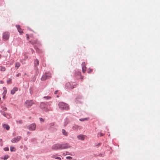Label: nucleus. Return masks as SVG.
<instances>
[{
    "mask_svg": "<svg viewBox=\"0 0 160 160\" xmlns=\"http://www.w3.org/2000/svg\"><path fill=\"white\" fill-rule=\"evenodd\" d=\"M52 102H42L40 104V108L44 112H47L49 110V107Z\"/></svg>",
    "mask_w": 160,
    "mask_h": 160,
    "instance_id": "obj_1",
    "label": "nucleus"
},
{
    "mask_svg": "<svg viewBox=\"0 0 160 160\" xmlns=\"http://www.w3.org/2000/svg\"><path fill=\"white\" fill-rule=\"evenodd\" d=\"M70 147V146H68V144L67 143L62 144L57 143L53 145L52 146V149L57 150L58 149L62 150L67 149Z\"/></svg>",
    "mask_w": 160,
    "mask_h": 160,
    "instance_id": "obj_2",
    "label": "nucleus"
},
{
    "mask_svg": "<svg viewBox=\"0 0 160 160\" xmlns=\"http://www.w3.org/2000/svg\"><path fill=\"white\" fill-rule=\"evenodd\" d=\"M59 108L61 110H68L69 109L68 104L63 102H60L58 103Z\"/></svg>",
    "mask_w": 160,
    "mask_h": 160,
    "instance_id": "obj_3",
    "label": "nucleus"
},
{
    "mask_svg": "<svg viewBox=\"0 0 160 160\" xmlns=\"http://www.w3.org/2000/svg\"><path fill=\"white\" fill-rule=\"evenodd\" d=\"M49 125V127L48 128V130L50 131L53 132L56 131V126L55 125L54 122L50 123Z\"/></svg>",
    "mask_w": 160,
    "mask_h": 160,
    "instance_id": "obj_4",
    "label": "nucleus"
},
{
    "mask_svg": "<svg viewBox=\"0 0 160 160\" xmlns=\"http://www.w3.org/2000/svg\"><path fill=\"white\" fill-rule=\"evenodd\" d=\"M76 85V83L74 82H68L66 84L65 87L66 88L72 89L74 88V86Z\"/></svg>",
    "mask_w": 160,
    "mask_h": 160,
    "instance_id": "obj_5",
    "label": "nucleus"
},
{
    "mask_svg": "<svg viewBox=\"0 0 160 160\" xmlns=\"http://www.w3.org/2000/svg\"><path fill=\"white\" fill-rule=\"evenodd\" d=\"M51 77V74L49 72H45L43 74L41 78L42 81H45L46 79H48Z\"/></svg>",
    "mask_w": 160,
    "mask_h": 160,
    "instance_id": "obj_6",
    "label": "nucleus"
},
{
    "mask_svg": "<svg viewBox=\"0 0 160 160\" xmlns=\"http://www.w3.org/2000/svg\"><path fill=\"white\" fill-rule=\"evenodd\" d=\"M25 103L28 108H29L31 107L32 105L34 104V102L32 100H27L25 102Z\"/></svg>",
    "mask_w": 160,
    "mask_h": 160,
    "instance_id": "obj_7",
    "label": "nucleus"
},
{
    "mask_svg": "<svg viewBox=\"0 0 160 160\" xmlns=\"http://www.w3.org/2000/svg\"><path fill=\"white\" fill-rule=\"evenodd\" d=\"M36 126V124L33 123L29 125L27 128H28L30 131H34L35 130Z\"/></svg>",
    "mask_w": 160,
    "mask_h": 160,
    "instance_id": "obj_8",
    "label": "nucleus"
},
{
    "mask_svg": "<svg viewBox=\"0 0 160 160\" xmlns=\"http://www.w3.org/2000/svg\"><path fill=\"white\" fill-rule=\"evenodd\" d=\"M9 37V34L8 32H6L3 33L2 38L5 41L8 39Z\"/></svg>",
    "mask_w": 160,
    "mask_h": 160,
    "instance_id": "obj_9",
    "label": "nucleus"
},
{
    "mask_svg": "<svg viewBox=\"0 0 160 160\" xmlns=\"http://www.w3.org/2000/svg\"><path fill=\"white\" fill-rule=\"evenodd\" d=\"M20 136H18L12 139L11 142L12 143H16L18 142L21 139Z\"/></svg>",
    "mask_w": 160,
    "mask_h": 160,
    "instance_id": "obj_10",
    "label": "nucleus"
},
{
    "mask_svg": "<svg viewBox=\"0 0 160 160\" xmlns=\"http://www.w3.org/2000/svg\"><path fill=\"white\" fill-rule=\"evenodd\" d=\"M74 75L77 79L79 78L80 77H82L81 72L80 71L75 70L74 71Z\"/></svg>",
    "mask_w": 160,
    "mask_h": 160,
    "instance_id": "obj_11",
    "label": "nucleus"
},
{
    "mask_svg": "<svg viewBox=\"0 0 160 160\" xmlns=\"http://www.w3.org/2000/svg\"><path fill=\"white\" fill-rule=\"evenodd\" d=\"M16 27L17 28L18 31L20 33V34L23 32V31L20 28V25H16Z\"/></svg>",
    "mask_w": 160,
    "mask_h": 160,
    "instance_id": "obj_12",
    "label": "nucleus"
},
{
    "mask_svg": "<svg viewBox=\"0 0 160 160\" xmlns=\"http://www.w3.org/2000/svg\"><path fill=\"white\" fill-rule=\"evenodd\" d=\"M18 88L16 87H14L13 89L11 91V93L12 95H13L15 92L18 90Z\"/></svg>",
    "mask_w": 160,
    "mask_h": 160,
    "instance_id": "obj_13",
    "label": "nucleus"
},
{
    "mask_svg": "<svg viewBox=\"0 0 160 160\" xmlns=\"http://www.w3.org/2000/svg\"><path fill=\"white\" fill-rule=\"evenodd\" d=\"M3 128L6 129L7 130H8L10 129L9 126L7 124H4L3 125Z\"/></svg>",
    "mask_w": 160,
    "mask_h": 160,
    "instance_id": "obj_14",
    "label": "nucleus"
},
{
    "mask_svg": "<svg viewBox=\"0 0 160 160\" xmlns=\"http://www.w3.org/2000/svg\"><path fill=\"white\" fill-rule=\"evenodd\" d=\"M39 61L37 59L34 60V67H37V66L39 65Z\"/></svg>",
    "mask_w": 160,
    "mask_h": 160,
    "instance_id": "obj_15",
    "label": "nucleus"
},
{
    "mask_svg": "<svg viewBox=\"0 0 160 160\" xmlns=\"http://www.w3.org/2000/svg\"><path fill=\"white\" fill-rule=\"evenodd\" d=\"M9 157V156L8 155H5L3 157H1L0 159H3L4 160H6Z\"/></svg>",
    "mask_w": 160,
    "mask_h": 160,
    "instance_id": "obj_16",
    "label": "nucleus"
},
{
    "mask_svg": "<svg viewBox=\"0 0 160 160\" xmlns=\"http://www.w3.org/2000/svg\"><path fill=\"white\" fill-rule=\"evenodd\" d=\"M62 132L63 134L64 135L66 136H68V133L66 132V130L65 129H62Z\"/></svg>",
    "mask_w": 160,
    "mask_h": 160,
    "instance_id": "obj_17",
    "label": "nucleus"
},
{
    "mask_svg": "<svg viewBox=\"0 0 160 160\" xmlns=\"http://www.w3.org/2000/svg\"><path fill=\"white\" fill-rule=\"evenodd\" d=\"M77 138L79 140H84V138L83 135H79L77 136Z\"/></svg>",
    "mask_w": 160,
    "mask_h": 160,
    "instance_id": "obj_18",
    "label": "nucleus"
},
{
    "mask_svg": "<svg viewBox=\"0 0 160 160\" xmlns=\"http://www.w3.org/2000/svg\"><path fill=\"white\" fill-rule=\"evenodd\" d=\"M82 69H86V64L85 62H83L81 64Z\"/></svg>",
    "mask_w": 160,
    "mask_h": 160,
    "instance_id": "obj_19",
    "label": "nucleus"
},
{
    "mask_svg": "<svg viewBox=\"0 0 160 160\" xmlns=\"http://www.w3.org/2000/svg\"><path fill=\"white\" fill-rule=\"evenodd\" d=\"M34 69L35 70V75H38L39 73L38 69L37 67H35Z\"/></svg>",
    "mask_w": 160,
    "mask_h": 160,
    "instance_id": "obj_20",
    "label": "nucleus"
},
{
    "mask_svg": "<svg viewBox=\"0 0 160 160\" xmlns=\"http://www.w3.org/2000/svg\"><path fill=\"white\" fill-rule=\"evenodd\" d=\"M43 98L46 100H49L51 99V97L50 96H47L44 97Z\"/></svg>",
    "mask_w": 160,
    "mask_h": 160,
    "instance_id": "obj_21",
    "label": "nucleus"
},
{
    "mask_svg": "<svg viewBox=\"0 0 160 160\" xmlns=\"http://www.w3.org/2000/svg\"><path fill=\"white\" fill-rule=\"evenodd\" d=\"M68 118H66L64 119V126H66L68 124Z\"/></svg>",
    "mask_w": 160,
    "mask_h": 160,
    "instance_id": "obj_22",
    "label": "nucleus"
},
{
    "mask_svg": "<svg viewBox=\"0 0 160 160\" xmlns=\"http://www.w3.org/2000/svg\"><path fill=\"white\" fill-rule=\"evenodd\" d=\"M20 66V63L18 62H17L15 63V67L17 68L18 69Z\"/></svg>",
    "mask_w": 160,
    "mask_h": 160,
    "instance_id": "obj_23",
    "label": "nucleus"
},
{
    "mask_svg": "<svg viewBox=\"0 0 160 160\" xmlns=\"http://www.w3.org/2000/svg\"><path fill=\"white\" fill-rule=\"evenodd\" d=\"M78 128V126L77 125H75L72 127L73 130H75L77 129Z\"/></svg>",
    "mask_w": 160,
    "mask_h": 160,
    "instance_id": "obj_24",
    "label": "nucleus"
},
{
    "mask_svg": "<svg viewBox=\"0 0 160 160\" xmlns=\"http://www.w3.org/2000/svg\"><path fill=\"white\" fill-rule=\"evenodd\" d=\"M5 68L4 67H2L0 66V70L2 71H4L5 70Z\"/></svg>",
    "mask_w": 160,
    "mask_h": 160,
    "instance_id": "obj_25",
    "label": "nucleus"
},
{
    "mask_svg": "<svg viewBox=\"0 0 160 160\" xmlns=\"http://www.w3.org/2000/svg\"><path fill=\"white\" fill-rule=\"evenodd\" d=\"M52 158H54L55 159H58L59 160H61V158L59 157H55V155H53L52 156Z\"/></svg>",
    "mask_w": 160,
    "mask_h": 160,
    "instance_id": "obj_26",
    "label": "nucleus"
},
{
    "mask_svg": "<svg viewBox=\"0 0 160 160\" xmlns=\"http://www.w3.org/2000/svg\"><path fill=\"white\" fill-rule=\"evenodd\" d=\"M81 98H82V97H81V96H78V97H77V98H76V101H75V102H76L77 103H78V99H80Z\"/></svg>",
    "mask_w": 160,
    "mask_h": 160,
    "instance_id": "obj_27",
    "label": "nucleus"
},
{
    "mask_svg": "<svg viewBox=\"0 0 160 160\" xmlns=\"http://www.w3.org/2000/svg\"><path fill=\"white\" fill-rule=\"evenodd\" d=\"M39 119L40 121L41 122H44L45 120L44 119H43L42 118H39Z\"/></svg>",
    "mask_w": 160,
    "mask_h": 160,
    "instance_id": "obj_28",
    "label": "nucleus"
},
{
    "mask_svg": "<svg viewBox=\"0 0 160 160\" xmlns=\"http://www.w3.org/2000/svg\"><path fill=\"white\" fill-rule=\"evenodd\" d=\"M68 153V152H66V153L65 154V153H64L63 154L65 155H71V156H73V155L71 153Z\"/></svg>",
    "mask_w": 160,
    "mask_h": 160,
    "instance_id": "obj_29",
    "label": "nucleus"
},
{
    "mask_svg": "<svg viewBox=\"0 0 160 160\" xmlns=\"http://www.w3.org/2000/svg\"><path fill=\"white\" fill-rule=\"evenodd\" d=\"M4 151H9V148L8 147H6L3 148Z\"/></svg>",
    "mask_w": 160,
    "mask_h": 160,
    "instance_id": "obj_30",
    "label": "nucleus"
},
{
    "mask_svg": "<svg viewBox=\"0 0 160 160\" xmlns=\"http://www.w3.org/2000/svg\"><path fill=\"white\" fill-rule=\"evenodd\" d=\"M87 118H82L80 119L79 120L80 121H84L85 120H87Z\"/></svg>",
    "mask_w": 160,
    "mask_h": 160,
    "instance_id": "obj_31",
    "label": "nucleus"
},
{
    "mask_svg": "<svg viewBox=\"0 0 160 160\" xmlns=\"http://www.w3.org/2000/svg\"><path fill=\"white\" fill-rule=\"evenodd\" d=\"M14 149V148L13 147H12V146L10 147V151L11 152L15 151V150H14L13 149Z\"/></svg>",
    "mask_w": 160,
    "mask_h": 160,
    "instance_id": "obj_32",
    "label": "nucleus"
},
{
    "mask_svg": "<svg viewBox=\"0 0 160 160\" xmlns=\"http://www.w3.org/2000/svg\"><path fill=\"white\" fill-rule=\"evenodd\" d=\"M1 108H2V109L4 111H5L7 110V108L6 107H2Z\"/></svg>",
    "mask_w": 160,
    "mask_h": 160,
    "instance_id": "obj_33",
    "label": "nucleus"
},
{
    "mask_svg": "<svg viewBox=\"0 0 160 160\" xmlns=\"http://www.w3.org/2000/svg\"><path fill=\"white\" fill-rule=\"evenodd\" d=\"M34 48L37 52H38L39 49L36 46H34Z\"/></svg>",
    "mask_w": 160,
    "mask_h": 160,
    "instance_id": "obj_34",
    "label": "nucleus"
},
{
    "mask_svg": "<svg viewBox=\"0 0 160 160\" xmlns=\"http://www.w3.org/2000/svg\"><path fill=\"white\" fill-rule=\"evenodd\" d=\"M16 122L17 123H19V124H22V121L21 120H20L19 121H16Z\"/></svg>",
    "mask_w": 160,
    "mask_h": 160,
    "instance_id": "obj_35",
    "label": "nucleus"
},
{
    "mask_svg": "<svg viewBox=\"0 0 160 160\" xmlns=\"http://www.w3.org/2000/svg\"><path fill=\"white\" fill-rule=\"evenodd\" d=\"M92 70L90 68H89L88 70V73H90L92 72Z\"/></svg>",
    "mask_w": 160,
    "mask_h": 160,
    "instance_id": "obj_36",
    "label": "nucleus"
},
{
    "mask_svg": "<svg viewBox=\"0 0 160 160\" xmlns=\"http://www.w3.org/2000/svg\"><path fill=\"white\" fill-rule=\"evenodd\" d=\"M36 138H33L31 139V141L32 142H34L36 141Z\"/></svg>",
    "mask_w": 160,
    "mask_h": 160,
    "instance_id": "obj_37",
    "label": "nucleus"
},
{
    "mask_svg": "<svg viewBox=\"0 0 160 160\" xmlns=\"http://www.w3.org/2000/svg\"><path fill=\"white\" fill-rule=\"evenodd\" d=\"M11 81V79L9 78V79L7 81V82L8 84H9L10 83Z\"/></svg>",
    "mask_w": 160,
    "mask_h": 160,
    "instance_id": "obj_38",
    "label": "nucleus"
},
{
    "mask_svg": "<svg viewBox=\"0 0 160 160\" xmlns=\"http://www.w3.org/2000/svg\"><path fill=\"white\" fill-rule=\"evenodd\" d=\"M2 115L5 117H7V115H8V113H7L4 112Z\"/></svg>",
    "mask_w": 160,
    "mask_h": 160,
    "instance_id": "obj_39",
    "label": "nucleus"
},
{
    "mask_svg": "<svg viewBox=\"0 0 160 160\" xmlns=\"http://www.w3.org/2000/svg\"><path fill=\"white\" fill-rule=\"evenodd\" d=\"M66 158L67 159L71 160L72 159V157L71 156H67L66 157Z\"/></svg>",
    "mask_w": 160,
    "mask_h": 160,
    "instance_id": "obj_40",
    "label": "nucleus"
},
{
    "mask_svg": "<svg viewBox=\"0 0 160 160\" xmlns=\"http://www.w3.org/2000/svg\"><path fill=\"white\" fill-rule=\"evenodd\" d=\"M101 144V143H99L98 144H95L94 145L96 146H99V145H100Z\"/></svg>",
    "mask_w": 160,
    "mask_h": 160,
    "instance_id": "obj_41",
    "label": "nucleus"
},
{
    "mask_svg": "<svg viewBox=\"0 0 160 160\" xmlns=\"http://www.w3.org/2000/svg\"><path fill=\"white\" fill-rule=\"evenodd\" d=\"M26 36H27V38L28 40L29 38V34H26Z\"/></svg>",
    "mask_w": 160,
    "mask_h": 160,
    "instance_id": "obj_42",
    "label": "nucleus"
},
{
    "mask_svg": "<svg viewBox=\"0 0 160 160\" xmlns=\"http://www.w3.org/2000/svg\"><path fill=\"white\" fill-rule=\"evenodd\" d=\"M82 72L83 73H85L86 71V69H82Z\"/></svg>",
    "mask_w": 160,
    "mask_h": 160,
    "instance_id": "obj_43",
    "label": "nucleus"
},
{
    "mask_svg": "<svg viewBox=\"0 0 160 160\" xmlns=\"http://www.w3.org/2000/svg\"><path fill=\"white\" fill-rule=\"evenodd\" d=\"M20 75H21V73H19L17 74L16 75V76L18 77L20 76Z\"/></svg>",
    "mask_w": 160,
    "mask_h": 160,
    "instance_id": "obj_44",
    "label": "nucleus"
},
{
    "mask_svg": "<svg viewBox=\"0 0 160 160\" xmlns=\"http://www.w3.org/2000/svg\"><path fill=\"white\" fill-rule=\"evenodd\" d=\"M98 156L100 157H102V154L101 153H99Z\"/></svg>",
    "mask_w": 160,
    "mask_h": 160,
    "instance_id": "obj_45",
    "label": "nucleus"
},
{
    "mask_svg": "<svg viewBox=\"0 0 160 160\" xmlns=\"http://www.w3.org/2000/svg\"><path fill=\"white\" fill-rule=\"evenodd\" d=\"M6 93H7V91L4 90L3 93V94H4V95H5L6 94Z\"/></svg>",
    "mask_w": 160,
    "mask_h": 160,
    "instance_id": "obj_46",
    "label": "nucleus"
},
{
    "mask_svg": "<svg viewBox=\"0 0 160 160\" xmlns=\"http://www.w3.org/2000/svg\"><path fill=\"white\" fill-rule=\"evenodd\" d=\"M103 134L102 133H100V136L101 137V136H102L103 135Z\"/></svg>",
    "mask_w": 160,
    "mask_h": 160,
    "instance_id": "obj_47",
    "label": "nucleus"
},
{
    "mask_svg": "<svg viewBox=\"0 0 160 160\" xmlns=\"http://www.w3.org/2000/svg\"><path fill=\"white\" fill-rule=\"evenodd\" d=\"M0 112L2 114L4 112H3L2 110H0Z\"/></svg>",
    "mask_w": 160,
    "mask_h": 160,
    "instance_id": "obj_48",
    "label": "nucleus"
},
{
    "mask_svg": "<svg viewBox=\"0 0 160 160\" xmlns=\"http://www.w3.org/2000/svg\"><path fill=\"white\" fill-rule=\"evenodd\" d=\"M5 95H4L2 97V98L4 99L5 98Z\"/></svg>",
    "mask_w": 160,
    "mask_h": 160,
    "instance_id": "obj_49",
    "label": "nucleus"
},
{
    "mask_svg": "<svg viewBox=\"0 0 160 160\" xmlns=\"http://www.w3.org/2000/svg\"><path fill=\"white\" fill-rule=\"evenodd\" d=\"M58 91H56L55 92H54V94H57V92H58Z\"/></svg>",
    "mask_w": 160,
    "mask_h": 160,
    "instance_id": "obj_50",
    "label": "nucleus"
},
{
    "mask_svg": "<svg viewBox=\"0 0 160 160\" xmlns=\"http://www.w3.org/2000/svg\"><path fill=\"white\" fill-rule=\"evenodd\" d=\"M80 78L81 79H83V77L82 76V77L81 78V77H80Z\"/></svg>",
    "mask_w": 160,
    "mask_h": 160,
    "instance_id": "obj_51",
    "label": "nucleus"
},
{
    "mask_svg": "<svg viewBox=\"0 0 160 160\" xmlns=\"http://www.w3.org/2000/svg\"><path fill=\"white\" fill-rule=\"evenodd\" d=\"M31 88H29L30 93H31Z\"/></svg>",
    "mask_w": 160,
    "mask_h": 160,
    "instance_id": "obj_52",
    "label": "nucleus"
},
{
    "mask_svg": "<svg viewBox=\"0 0 160 160\" xmlns=\"http://www.w3.org/2000/svg\"><path fill=\"white\" fill-rule=\"evenodd\" d=\"M33 81H34L35 80V78L34 79V78H33Z\"/></svg>",
    "mask_w": 160,
    "mask_h": 160,
    "instance_id": "obj_53",
    "label": "nucleus"
},
{
    "mask_svg": "<svg viewBox=\"0 0 160 160\" xmlns=\"http://www.w3.org/2000/svg\"><path fill=\"white\" fill-rule=\"evenodd\" d=\"M0 82L1 83H2V81H0Z\"/></svg>",
    "mask_w": 160,
    "mask_h": 160,
    "instance_id": "obj_54",
    "label": "nucleus"
},
{
    "mask_svg": "<svg viewBox=\"0 0 160 160\" xmlns=\"http://www.w3.org/2000/svg\"><path fill=\"white\" fill-rule=\"evenodd\" d=\"M2 139H0V142L1 141H2Z\"/></svg>",
    "mask_w": 160,
    "mask_h": 160,
    "instance_id": "obj_55",
    "label": "nucleus"
},
{
    "mask_svg": "<svg viewBox=\"0 0 160 160\" xmlns=\"http://www.w3.org/2000/svg\"><path fill=\"white\" fill-rule=\"evenodd\" d=\"M1 55L0 54V58H1Z\"/></svg>",
    "mask_w": 160,
    "mask_h": 160,
    "instance_id": "obj_56",
    "label": "nucleus"
},
{
    "mask_svg": "<svg viewBox=\"0 0 160 160\" xmlns=\"http://www.w3.org/2000/svg\"><path fill=\"white\" fill-rule=\"evenodd\" d=\"M34 43H37V42H35Z\"/></svg>",
    "mask_w": 160,
    "mask_h": 160,
    "instance_id": "obj_57",
    "label": "nucleus"
},
{
    "mask_svg": "<svg viewBox=\"0 0 160 160\" xmlns=\"http://www.w3.org/2000/svg\"><path fill=\"white\" fill-rule=\"evenodd\" d=\"M1 100V98H0V101Z\"/></svg>",
    "mask_w": 160,
    "mask_h": 160,
    "instance_id": "obj_58",
    "label": "nucleus"
}]
</instances>
